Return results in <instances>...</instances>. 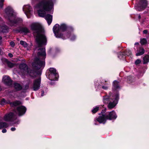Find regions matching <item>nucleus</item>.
<instances>
[{"label": "nucleus", "instance_id": "24", "mask_svg": "<svg viewBox=\"0 0 149 149\" xmlns=\"http://www.w3.org/2000/svg\"><path fill=\"white\" fill-rule=\"evenodd\" d=\"M67 29L66 26L65 24H62L60 26V31H64Z\"/></svg>", "mask_w": 149, "mask_h": 149}, {"label": "nucleus", "instance_id": "28", "mask_svg": "<svg viewBox=\"0 0 149 149\" xmlns=\"http://www.w3.org/2000/svg\"><path fill=\"white\" fill-rule=\"evenodd\" d=\"M124 52L125 54V56H129L131 55L132 53L129 50H126Z\"/></svg>", "mask_w": 149, "mask_h": 149}, {"label": "nucleus", "instance_id": "35", "mask_svg": "<svg viewBox=\"0 0 149 149\" xmlns=\"http://www.w3.org/2000/svg\"><path fill=\"white\" fill-rule=\"evenodd\" d=\"M102 88L104 90H107L108 88V87L107 86H102Z\"/></svg>", "mask_w": 149, "mask_h": 149}, {"label": "nucleus", "instance_id": "12", "mask_svg": "<svg viewBox=\"0 0 149 149\" xmlns=\"http://www.w3.org/2000/svg\"><path fill=\"white\" fill-rule=\"evenodd\" d=\"M2 81L7 86H10L12 85V81L8 76H4L3 77Z\"/></svg>", "mask_w": 149, "mask_h": 149}, {"label": "nucleus", "instance_id": "48", "mask_svg": "<svg viewBox=\"0 0 149 149\" xmlns=\"http://www.w3.org/2000/svg\"><path fill=\"white\" fill-rule=\"evenodd\" d=\"M106 81H106V80L105 81V82H106Z\"/></svg>", "mask_w": 149, "mask_h": 149}, {"label": "nucleus", "instance_id": "4", "mask_svg": "<svg viewBox=\"0 0 149 149\" xmlns=\"http://www.w3.org/2000/svg\"><path fill=\"white\" fill-rule=\"evenodd\" d=\"M5 12L6 15V16H5L9 20L11 24V26H13L14 24H16L19 21H22L21 19L16 18L13 9L10 7H8L6 8Z\"/></svg>", "mask_w": 149, "mask_h": 149}, {"label": "nucleus", "instance_id": "22", "mask_svg": "<svg viewBox=\"0 0 149 149\" xmlns=\"http://www.w3.org/2000/svg\"><path fill=\"white\" fill-rule=\"evenodd\" d=\"M21 103L20 101H15L13 103L11 102L10 103V104L12 106H17L21 104Z\"/></svg>", "mask_w": 149, "mask_h": 149}, {"label": "nucleus", "instance_id": "46", "mask_svg": "<svg viewBox=\"0 0 149 149\" xmlns=\"http://www.w3.org/2000/svg\"><path fill=\"white\" fill-rule=\"evenodd\" d=\"M2 42V40H0V45L1 44Z\"/></svg>", "mask_w": 149, "mask_h": 149}, {"label": "nucleus", "instance_id": "10", "mask_svg": "<svg viewBox=\"0 0 149 149\" xmlns=\"http://www.w3.org/2000/svg\"><path fill=\"white\" fill-rule=\"evenodd\" d=\"M26 111V108L24 106H20L17 107L16 112L19 116L23 115Z\"/></svg>", "mask_w": 149, "mask_h": 149}, {"label": "nucleus", "instance_id": "6", "mask_svg": "<svg viewBox=\"0 0 149 149\" xmlns=\"http://www.w3.org/2000/svg\"><path fill=\"white\" fill-rule=\"evenodd\" d=\"M19 68L24 73L26 72L29 75L33 77H36L37 74L36 72L34 70H30L29 69L27 65L25 63H22L19 65Z\"/></svg>", "mask_w": 149, "mask_h": 149}, {"label": "nucleus", "instance_id": "23", "mask_svg": "<svg viewBox=\"0 0 149 149\" xmlns=\"http://www.w3.org/2000/svg\"><path fill=\"white\" fill-rule=\"evenodd\" d=\"M143 63L145 64L147 63L149 61V56L148 55H146L143 58Z\"/></svg>", "mask_w": 149, "mask_h": 149}, {"label": "nucleus", "instance_id": "1", "mask_svg": "<svg viewBox=\"0 0 149 149\" xmlns=\"http://www.w3.org/2000/svg\"><path fill=\"white\" fill-rule=\"evenodd\" d=\"M31 27L38 45V47L36 48L35 50L38 51L37 54L38 58L34 59L32 66L34 69L38 70L41 68H43L45 65V59L46 56L45 49V48L40 47L47 44V39L40 24L37 23H33Z\"/></svg>", "mask_w": 149, "mask_h": 149}, {"label": "nucleus", "instance_id": "47", "mask_svg": "<svg viewBox=\"0 0 149 149\" xmlns=\"http://www.w3.org/2000/svg\"><path fill=\"white\" fill-rule=\"evenodd\" d=\"M2 39V38L0 36V40H1Z\"/></svg>", "mask_w": 149, "mask_h": 149}, {"label": "nucleus", "instance_id": "27", "mask_svg": "<svg viewBox=\"0 0 149 149\" xmlns=\"http://www.w3.org/2000/svg\"><path fill=\"white\" fill-rule=\"evenodd\" d=\"M20 44L23 45V46L25 47H26L28 46L27 43L26 42L23 40H21L20 41Z\"/></svg>", "mask_w": 149, "mask_h": 149}, {"label": "nucleus", "instance_id": "33", "mask_svg": "<svg viewBox=\"0 0 149 149\" xmlns=\"http://www.w3.org/2000/svg\"><path fill=\"white\" fill-rule=\"evenodd\" d=\"M141 60L140 59H138L136 60L135 62V64L136 65H137L139 64L141 62Z\"/></svg>", "mask_w": 149, "mask_h": 149}, {"label": "nucleus", "instance_id": "18", "mask_svg": "<svg viewBox=\"0 0 149 149\" xmlns=\"http://www.w3.org/2000/svg\"><path fill=\"white\" fill-rule=\"evenodd\" d=\"M23 10L27 13H29L32 10L31 7L29 5L24 6L23 7Z\"/></svg>", "mask_w": 149, "mask_h": 149}, {"label": "nucleus", "instance_id": "13", "mask_svg": "<svg viewBox=\"0 0 149 149\" xmlns=\"http://www.w3.org/2000/svg\"><path fill=\"white\" fill-rule=\"evenodd\" d=\"M49 71L50 74H49V77H51L52 76H53V79H54L55 78H57L58 77V74L56 72V69L51 68H49Z\"/></svg>", "mask_w": 149, "mask_h": 149}, {"label": "nucleus", "instance_id": "44", "mask_svg": "<svg viewBox=\"0 0 149 149\" xmlns=\"http://www.w3.org/2000/svg\"><path fill=\"white\" fill-rule=\"evenodd\" d=\"M103 84H105V85H108V83H104L103 82Z\"/></svg>", "mask_w": 149, "mask_h": 149}, {"label": "nucleus", "instance_id": "38", "mask_svg": "<svg viewBox=\"0 0 149 149\" xmlns=\"http://www.w3.org/2000/svg\"><path fill=\"white\" fill-rule=\"evenodd\" d=\"M143 33L144 34H147L148 33V31L147 30H145L143 31Z\"/></svg>", "mask_w": 149, "mask_h": 149}, {"label": "nucleus", "instance_id": "8", "mask_svg": "<svg viewBox=\"0 0 149 149\" xmlns=\"http://www.w3.org/2000/svg\"><path fill=\"white\" fill-rule=\"evenodd\" d=\"M41 81V78L40 77L33 80L32 88L34 91H37L40 88Z\"/></svg>", "mask_w": 149, "mask_h": 149}, {"label": "nucleus", "instance_id": "42", "mask_svg": "<svg viewBox=\"0 0 149 149\" xmlns=\"http://www.w3.org/2000/svg\"><path fill=\"white\" fill-rule=\"evenodd\" d=\"M44 93V91H42V93L41 96H43Z\"/></svg>", "mask_w": 149, "mask_h": 149}, {"label": "nucleus", "instance_id": "32", "mask_svg": "<svg viewBox=\"0 0 149 149\" xmlns=\"http://www.w3.org/2000/svg\"><path fill=\"white\" fill-rule=\"evenodd\" d=\"M5 0H0V8H2L3 5V3Z\"/></svg>", "mask_w": 149, "mask_h": 149}, {"label": "nucleus", "instance_id": "11", "mask_svg": "<svg viewBox=\"0 0 149 149\" xmlns=\"http://www.w3.org/2000/svg\"><path fill=\"white\" fill-rule=\"evenodd\" d=\"M106 117L107 120H112L116 119L117 116L114 111H112L109 112L108 115L106 114Z\"/></svg>", "mask_w": 149, "mask_h": 149}, {"label": "nucleus", "instance_id": "7", "mask_svg": "<svg viewBox=\"0 0 149 149\" xmlns=\"http://www.w3.org/2000/svg\"><path fill=\"white\" fill-rule=\"evenodd\" d=\"M53 30L55 36L57 38H63V35L61 34H59V32L60 31V30L59 25L58 24H56L53 27ZM70 34L68 33L66 37L63 38V39H66L69 37Z\"/></svg>", "mask_w": 149, "mask_h": 149}, {"label": "nucleus", "instance_id": "29", "mask_svg": "<svg viewBox=\"0 0 149 149\" xmlns=\"http://www.w3.org/2000/svg\"><path fill=\"white\" fill-rule=\"evenodd\" d=\"M99 109V107H96L94 108L92 110V111L93 113H96Z\"/></svg>", "mask_w": 149, "mask_h": 149}, {"label": "nucleus", "instance_id": "5", "mask_svg": "<svg viewBox=\"0 0 149 149\" xmlns=\"http://www.w3.org/2000/svg\"><path fill=\"white\" fill-rule=\"evenodd\" d=\"M3 120L6 121L13 122L14 124H18L19 122L16 116L12 112L6 114L3 117Z\"/></svg>", "mask_w": 149, "mask_h": 149}, {"label": "nucleus", "instance_id": "19", "mask_svg": "<svg viewBox=\"0 0 149 149\" xmlns=\"http://www.w3.org/2000/svg\"><path fill=\"white\" fill-rule=\"evenodd\" d=\"M145 51V49L143 47H140L138 51V52L136 54V56H138L144 54Z\"/></svg>", "mask_w": 149, "mask_h": 149}, {"label": "nucleus", "instance_id": "25", "mask_svg": "<svg viewBox=\"0 0 149 149\" xmlns=\"http://www.w3.org/2000/svg\"><path fill=\"white\" fill-rule=\"evenodd\" d=\"M125 56L124 52H120L119 53L118 57L120 58L121 59L123 58H124Z\"/></svg>", "mask_w": 149, "mask_h": 149}, {"label": "nucleus", "instance_id": "36", "mask_svg": "<svg viewBox=\"0 0 149 149\" xmlns=\"http://www.w3.org/2000/svg\"><path fill=\"white\" fill-rule=\"evenodd\" d=\"M75 36L74 35H72L71 38V40H73L75 38Z\"/></svg>", "mask_w": 149, "mask_h": 149}, {"label": "nucleus", "instance_id": "15", "mask_svg": "<svg viewBox=\"0 0 149 149\" xmlns=\"http://www.w3.org/2000/svg\"><path fill=\"white\" fill-rule=\"evenodd\" d=\"M120 88L119 82L116 80L114 81L113 82V90L115 91Z\"/></svg>", "mask_w": 149, "mask_h": 149}, {"label": "nucleus", "instance_id": "40", "mask_svg": "<svg viewBox=\"0 0 149 149\" xmlns=\"http://www.w3.org/2000/svg\"><path fill=\"white\" fill-rule=\"evenodd\" d=\"M16 130V128L15 127H12L11 128V130L12 131H14Z\"/></svg>", "mask_w": 149, "mask_h": 149}, {"label": "nucleus", "instance_id": "31", "mask_svg": "<svg viewBox=\"0 0 149 149\" xmlns=\"http://www.w3.org/2000/svg\"><path fill=\"white\" fill-rule=\"evenodd\" d=\"M0 103L1 104H3L5 103H8V102H7L4 99H2L1 100Z\"/></svg>", "mask_w": 149, "mask_h": 149}, {"label": "nucleus", "instance_id": "9", "mask_svg": "<svg viewBox=\"0 0 149 149\" xmlns=\"http://www.w3.org/2000/svg\"><path fill=\"white\" fill-rule=\"evenodd\" d=\"M147 5V2L146 0H141L140 3L137 7L136 9L140 11L144 9Z\"/></svg>", "mask_w": 149, "mask_h": 149}, {"label": "nucleus", "instance_id": "37", "mask_svg": "<svg viewBox=\"0 0 149 149\" xmlns=\"http://www.w3.org/2000/svg\"><path fill=\"white\" fill-rule=\"evenodd\" d=\"M29 88V86L28 85H26L25 86V89L26 90L27 89Z\"/></svg>", "mask_w": 149, "mask_h": 149}, {"label": "nucleus", "instance_id": "39", "mask_svg": "<svg viewBox=\"0 0 149 149\" xmlns=\"http://www.w3.org/2000/svg\"><path fill=\"white\" fill-rule=\"evenodd\" d=\"M2 131L3 133H5L6 132L7 130L6 129H3L2 130Z\"/></svg>", "mask_w": 149, "mask_h": 149}, {"label": "nucleus", "instance_id": "14", "mask_svg": "<svg viewBox=\"0 0 149 149\" xmlns=\"http://www.w3.org/2000/svg\"><path fill=\"white\" fill-rule=\"evenodd\" d=\"M106 114H102V116H99L98 118L95 119V120H97L100 123H104L106 122L107 120L106 118Z\"/></svg>", "mask_w": 149, "mask_h": 149}, {"label": "nucleus", "instance_id": "41", "mask_svg": "<svg viewBox=\"0 0 149 149\" xmlns=\"http://www.w3.org/2000/svg\"><path fill=\"white\" fill-rule=\"evenodd\" d=\"M8 55L10 57H13V55L11 53H9L8 54Z\"/></svg>", "mask_w": 149, "mask_h": 149}, {"label": "nucleus", "instance_id": "43", "mask_svg": "<svg viewBox=\"0 0 149 149\" xmlns=\"http://www.w3.org/2000/svg\"><path fill=\"white\" fill-rule=\"evenodd\" d=\"M135 45H139V43L138 42H136L135 43Z\"/></svg>", "mask_w": 149, "mask_h": 149}, {"label": "nucleus", "instance_id": "26", "mask_svg": "<svg viewBox=\"0 0 149 149\" xmlns=\"http://www.w3.org/2000/svg\"><path fill=\"white\" fill-rule=\"evenodd\" d=\"M147 42V40L145 38H142L140 40V43L141 45H145Z\"/></svg>", "mask_w": 149, "mask_h": 149}, {"label": "nucleus", "instance_id": "17", "mask_svg": "<svg viewBox=\"0 0 149 149\" xmlns=\"http://www.w3.org/2000/svg\"><path fill=\"white\" fill-rule=\"evenodd\" d=\"M19 32L27 33L29 32V29L26 27H22L20 28L19 30Z\"/></svg>", "mask_w": 149, "mask_h": 149}, {"label": "nucleus", "instance_id": "21", "mask_svg": "<svg viewBox=\"0 0 149 149\" xmlns=\"http://www.w3.org/2000/svg\"><path fill=\"white\" fill-rule=\"evenodd\" d=\"M8 125L6 122H0V129L4 127H7Z\"/></svg>", "mask_w": 149, "mask_h": 149}, {"label": "nucleus", "instance_id": "3", "mask_svg": "<svg viewBox=\"0 0 149 149\" xmlns=\"http://www.w3.org/2000/svg\"><path fill=\"white\" fill-rule=\"evenodd\" d=\"M119 95L117 94L115 95H113L110 93L108 96H106L103 98V102L105 104H108V107L110 109L114 108L117 103L119 100Z\"/></svg>", "mask_w": 149, "mask_h": 149}, {"label": "nucleus", "instance_id": "30", "mask_svg": "<svg viewBox=\"0 0 149 149\" xmlns=\"http://www.w3.org/2000/svg\"><path fill=\"white\" fill-rule=\"evenodd\" d=\"M7 65L8 67L10 68L13 67L15 65V64L14 63L10 62H7Z\"/></svg>", "mask_w": 149, "mask_h": 149}, {"label": "nucleus", "instance_id": "2", "mask_svg": "<svg viewBox=\"0 0 149 149\" xmlns=\"http://www.w3.org/2000/svg\"><path fill=\"white\" fill-rule=\"evenodd\" d=\"M53 3L52 0H41L36 5V7L39 9L38 10V15L40 17H44L48 25L51 24L52 20V16L49 14L45 15L46 11H49L52 8Z\"/></svg>", "mask_w": 149, "mask_h": 149}, {"label": "nucleus", "instance_id": "20", "mask_svg": "<svg viewBox=\"0 0 149 149\" xmlns=\"http://www.w3.org/2000/svg\"><path fill=\"white\" fill-rule=\"evenodd\" d=\"M1 31L3 33H6L8 32V27L6 26H3L1 27Z\"/></svg>", "mask_w": 149, "mask_h": 149}, {"label": "nucleus", "instance_id": "34", "mask_svg": "<svg viewBox=\"0 0 149 149\" xmlns=\"http://www.w3.org/2000/svg\"><path fill=\"white\" fill-rule=\"evenodd\" d=\"M10 44L12 47H14L15 45V43L13 41L11 42H10Z\"/></svg>", "mask_w": 149, "mask_h": 149}, {"label": "nucleus", "instance_id": "16", "mask_svg": "<svg viewBox=\"0 0 149 149\" xmlns=\"http://www.w3.org/2000/svg\"><path fill=\"white\" fill-rule=\"evenodd\" d=\"M14 87L16 91H19L22 88V86L19 83L15 82L13 84Z\"/></svg>", "mask_w": 149, "mask_h": 149}, {"label": "nucleus", "instance_id": "45", "mask_svg": "<svg viewBox=\"0 0 149 149\" xmlns=\"http://www.w3.org/2000/svg\"><path fill=\"white\" fill-rule=\"evenodd\" d=\"M138 18L139 19H140L141 18V16L140 15H139L138 16Z\"/></svg>", "mask_w": 149, "mask_h": 149}]
</instances>
